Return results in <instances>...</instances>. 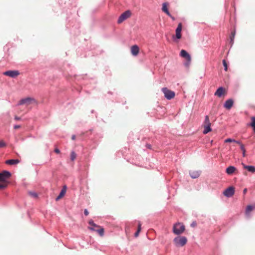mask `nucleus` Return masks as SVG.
<instances>
[{
  "instance_id": "1",
  "label": "nucleus",
  "mask_w": 255,
  "mask_h": 255,
  "mask_svg": "<svg viewBox=\"0 0 255 255\" xmlns=\"http://www.w3.org/2000/svg\"><path fill=\"white\" fill-rule=\"evenodd\" d=\"M185 230V227L183 223L178 222L174 224L173 227V232L174 234L179 235Z\"/></svg>"
},
{
  "instance_id": "2",
  "label": "nucleus",
  "mask_w": 255,
  "mask_h": 255,
  "mask_svg": "<svg viewBox=\"0 0 255 255\" xmlns=\"http://www.w3.org/2000/svg\"><path fill=\"white\" fill-rule=\"evenodd\" d=\"M173 242L176 247H183L187 243V239L186 237L178 236L176 237Z\"/></svg>"
},
{
  "instance_id": "3",
  "label": "nucleus",
  "mask_w": 255,
  "mask_h": 255,
  "mask_svg": "<svg viewBox=\"0 0 255 255\" xmlns=\"http://www.w3.org/2000/svg\"><path fill=\"white\" fill-rule=\"evenodd\" d=\"M180 55L181 57L185 58L186 61L184 62L183 64L186 67H188L191 61V57L190 55L186 50L182 49L180 51Z\"/></svg>"
},
{
  "instance_id": "4",
  "label": "nucleus",
  "mask_w": 255,
  "mask_h": 255,
  "mask_svg": "<svg viewBox=\"0 0 255 255\" xmlns=\"http://www.w3.org/2000/svg\"><path fill=\"white\" fill-rule=\"evenodd\" d=\"M162 91L164 94V97L167 100H171L175 97V92L169 90L167 88L164 87L162 89Z\"/></svg>"
},
{
  "instance_id": "5",
  "label": "nucleus",
  "mask_w": 255,
  "mask_h": 255,
  "mask_svg": "<svg viewBox=\"0 0 255 255\" xmlns=\"http://www.w3.org/2000/svg\"><path fill=\"white\" fill-rule=\"evenodd\" d=\"M11 176V173L7 170H3L0 172V181L2 182H6L7 179Z\"/></svg>"
},
{
  "instance_id": "6",
  "label": "nucleus",
  "mask_w": 255,
  "mask_h": 255,
  "mask_svg": "<svg viewBox=\"0 0 255 255\" xmlns=\"http://www.w3.org/2000/svg\"><path fill=\"white\" fill-rule=\"evenodd\" d=\"M131 15V12L130 10H128L124 12L121 15L119 16L118 19V23H121L129 17Z\"/></svg>"
},
{
  "instance_id": "7",
  "label": "nucleus",
  "mask_w": 255,
  "mask_h": 255,
  "mask_svg": "<svg viewBox=\"0 0 255 255\" xmlns=\"http://www.w3.org/2000/svg\"><path fill=\"white\" fill-rule=\"evenodd\" d=\"M19 72L18 70H8L3 73V75L9 76L11 78H15L19 75Z\"/></svg>"
},
{
  "instance_id": "8",
  "label": "nucleus",
  "mask_w": 255,
  "mask_h": 255,
  "mask_svg": "<svg viewBox=\"0 0 255 255\" xmlns=\"http://www.w3.org/2000/svg\"><path fill=\"white\" fill-rule=\"evenodd\" d=\"M235 193V188L233 186H230L224 191V195L227 197H231Z\"/></svg>"
},
{
  "instance_id": "9",
  "label": "nucleus",
  "mask_w": 255,
  "mask_h": 255,
  "mask_svg": "<svg viewBox=\"0 0 255 255\" xmlns=\"http://www.w3.org/2000/svg\"><path fill=\"white\" fill-rule=\"evenodd\" d=\"M31 102H35L34 98L30 97H27L21 99L18 103L19 105H22L24 104H29Z\"/></svg>"
},
{
  "instance_id": "10",
  "label": "nucleus",
  "mask_w": 255,
  "mask_h": 255,
  "mask_svg": "<svg viewBox=\"0 0 255 255\" xmlns=\"http://www.w3.org/2000/svg\"><path fill=\"white\" fill-rule=\"evenodd\" d=\"M234 105V101L232 99H229L225 101L224 104V107L227 110H230L232 108Z\"/></svg>"
},
{
  "instance_id": "11",
  "label": "nucleus",
  "mask_w": 255,
  "mask_h": 255,
  "mask_svg": "<svg viewBox=\"0 0 255 255\" xmlns=\"http://www.w3.org/2000/svg\"><path fill=\"white\" fill-rule=\"evenodd\" d=\"M67 186L66 185L63 186L62 189L61 190L59 195L55 199L56 201L59 200L60 199L62 198L65 194L66 192Z\"/></svg>"
},
{
  "instance_id": "12",
  "label": "nucleus",
  "mask_w": 255,
  "mask_h": 255,
  "mask_svg": "<svg viewBox=\"0 0 255 255\" xmlns=\"http://www.w3.org/2000/svg\"><path fill=\"white\" fill-rule=\"evenodd\" d=\"M225 92V89L223 87H220L218 88L215 93V95L219 97H221L224 95Z\"/></svg>"
},
{
  "instance_id": "13",
  "label": "nucleus",
  "mask_w": 255,
  "mask_h": 255,
  "mask_svg": "<svg viewBox=\"0 0 255 255\" xmlns=\"http://www.w3.org/2000/svg\"><path fill=\"white\" fill-rule=\"evenodd\" d=\"M255 209V203L253 205H249L247 206L246 210V215L247 218H250V212Z\"/></svg>"
},
{
  "instance_id": "14",
  "label": "nucleus",
  "mask_w": 255,
  "mask_h": 255,
  "mask_svg": "<svg viewBox=\"0 0 255 255\" xmlns=\"http://www.w3.org/2000/svg\"><path fill=\"white\" fill-rule=\"evenodd\" d=\"M242 165L244 168L247 169L249 172L251 173H255V166L253 165H247L242 163Z\"/></svg>"
},
{
  "instance_id": "15",
  "label": "nucleus",
  "mask_w": 255,
  "mask_h": 255,
  "mask_svg": "<svg viewBox=\"0 0 255 255\" xmlns=\"http://www.w3.org/2000/svg\"><path fill=\"white\" fill-rule=\"evenodd\" d=\"M131 53L133 56H136L138 54L139 47L137 45H134L131 46Z\"/></svg>"
},
{
  "instance_id": "16",
  "label": "nucleus",
  "mask_w": 255,
  "mask_h": 255,
  "mask_svg": "<svg viewBox=\"0 0 255 255\" xmlns=\"http://www.w3.org/2000/svg\"><path fill=\"white\" fill-rule=\"evenodd\" d=\"M236 169V167L234 166H229L226 168V172L228 175H232L235 172Z\"/></svg>"
},
{
  "instance_id": "17",
  "label": "nucleus",
  "mask_w": 255,
  "mask_h": 255,
  "mask_svg": "<svg viewBox=\"0 0 255 255\" xmlns=\"http://www.w3.org/2000/svg\"><path fill=\"white\" fill-rule=\"evenodd\" d=\"M168 3L167 2H164L162 4V11L165 12L168 16H171V14L170 13L168 8L167 7Z\"/></svg>"
},
{
  "instance_id": "18",
  "label": "nucleus",
  "mask_w": 255,
  "mask_h": 255,
  "mask_svg": "<svg viewBox=\"0 0 255 255\" xmlns=\"http://www.w3.org/2000/svg\"><path fill=\"white\" fill-rule=\"evenodd\" d=\"M99 228L100 229L98 230H95L93 227H89V229L91 231L97 232L100 235V236L102 237L104 235V229L103 228L100 227Z\"/></svg>"
},
{
  "instance_id": "19",
  "label": "nucleus",
  "mask_w": 255,
  "mask_h": 255,
  "mask_svg": "<svg viewBox=\"0 0 255 255\" xmlns=\"http://www.w3.org/2000/svg\"><path fill=\"white\" fill-rule=\"evenodd\" d=\"M200 173V171H192L189 172V174L192 178L196 179L199 177Z\"/></svg>"
},
{
  "instance_id": "20",
  "label": "nucleus",
  "mask_w": 255,
  "mask_h": 255,
  "mask_svg": "<svg viewBox=\"0 0 255 255\" xmlns=\"http://www.w3.org/2000/svg\"><path fill=\"white\" fill-rule=\"evenodd\" d=\"M20 161L18 159H9L5 161V163L8 165H14L18 163Z\"/></svg>"
},
{
  "instance_id": "21",
  "label": "nucleus",
  "mask_w": 255,
  "mask_h": 255,
  "mask_svg": "<svg viewBox=\"0 0 255 255\" xmlns=\"http://www.w3.org/2000/svg\"><path fill=\"white\" fill-rule=\"evenodd\" d=\"M211 125L208 124V125H204V130L203 133L204 134H207L212 131V128L211 127Z\"/></svg>"
},
{
  "instance_id": "22",
  "label": "nucleus",
  "mask_w": 255,
  "mask_h": 255,
  "mask_svg": "<svg viewBox=\"0 0 255 255\" xmlns=\"http://www.w3.org/2000/svg\"><path fill=\"white\" fill-rule=\"evenodd\" d=\"M182 37L181 33L176 32V35H173L172 38L174 41H177L179 39H181Z\"/></svg>"
},
{
  "instance_id": "23",
  "label": "nucleus",
  "mask_w": 255,
  "mask_h": 255,
  "mask_svg": "<svg viewBox=\"0 0 255 255\" xmlns=\"http://www.w3.org/2000/svg\"><path fill=\"white\" fill-rule=\"evenodd\" d=\"M252 122L249 125L252 127L254 132H255V117H252L251 118Z\"/></svg>"
},
{
  "instance_id": "24",
  "label": "nucleus",
  "mask_w": 255,
  "mask_h": 255,
  "mask_svg": "<svg viewBox=\"0 0 255 255\" xmlns=\"http://www.w3.org/2000/svg\"><path fill=\"white\" fill-rule=\"evenodd\" d=\"M235 34H236V31H235V30H234L233 31H232L231 34L230 35V42L232 44H233Z\"/></svg>"
},
{
  "instance_id": "25",
  "label": "nucleus",
  "mask_w": 255,
  "mask_h": 255,
  "mask_svg": "<svg viewBox=\"0 0 255 255\" xmlns=\"http://www.w3.org/2000/svg\"><path fill=\"white\" fill-rule=\"evenodd\" d=\"M141 224L140 222H138V229H137V231H136V232L134 233V236L136 237L138 236L139 233L141 231Z\"/></svg>"
},
{
  "instance_id": "26",
  "label": "nucleus",
  "mask_w": 255,
  "mask_h": 255,
  "mask_svg": "<svg viewBox=\"0 0 255 255\" xmlns=\"http://www.w3.org/2000/svg\"><path fill=\"white\" fill-rule=\"evenodd\" d=\"M208 124L211 125L210 120H209V117L208 115H206L205 117V120L203 123L204 125H208Z\"/></svg>"
},
{
  "instance_id": "27",
  "label": "nucleus",
  "mask_w": 255,
  "mask_h": 255,
  "mask_svg": "<svg viewBox=\"0 0 255 255\" xmlns=\"http://www.w3.org/2000/svg\"><path fill=\"white\" fill-rule=\"evenodd\" d=\"M182 25L181 23H179L176 29L175 32H181L182 31Z\"/></svg>"
},
{
  "instance_id": "28",
  "label": "nucleus",
  "mask_w": 255,
  "mask_h": 255,
  "mask_svg": "<svg viewBox=\"0 0 255 255\" xmlns=\"http://www.w3.org/2000/svg\"><path fill=\"white\" fill-rule=\"evenodd\" d=\"M76 154L74 151H72L71 152L70 155V159L72 161L74 160V159L76 158Z\"/></svg>"
},
{
  "instance_id": "29",
  "label": "nucleus",
  "mask_w": 255,
  "mask_h": 255,
  "mask_svg": "<svg viewBox=\"0 0 255 255\" xmlns=\"http://www.w3.org/2000/svg\"><path fill=\"white\" fill-rule=\"evenodd\" d=\"M89 224L91 226V227H100V226L96 224L92 220L89 221Z\"/></svg>"
},
{
  "instance_id": "30",
  "label": "nucleus",
  "mask_w": 255,
  "mask_h": 255,
  "mask_svg": "<svg viewBox=\"0 0 255 255\" xmlns=\"http://www.w3.org/2000/svg\"><path fill=\"white\" fill-rule=\"evenodd\" d=\"M223 64L224 67L225 71H227L228 70V64L226 62V61L225 59L223 60Z\"/></svg>"
},
{
  "instance_id": "31",
  "label": "nucleus",
  "mask_w": 255,
  "mask_h": 255,
  "mask_svg": "<svg viewBox=\"0 0 255 255\" xmlns=\"http://www.w3.org/2000/svg\"><path fill=\"white\" fill-rule=\"evenodd\" d=\"M29 194L34 198H37V194L35 192H29Z\"/></svg>"
},
{
  "instance_id": "32",
  "label": "nucleus",
  "mask_w": 255,
  "mask_h": 255,
  "mask_svg": "<svg viewBox=\"0 0 255 255\" xmlns=\"http://www.w3.org/2000/svg\"><path fill=\"white\" fill-rule=\"evenodd\" d=\"M234 141H235V139L230 138H227L225 140V142H226V143L232 142H234Z\"/></svg>"
},
{
  "instance_id": "33",
  "label": "nucleus",
  "mask_w": 255,
  "mask_h": 255,
  "mask_svg": "<svg viewBox=\"0 0 255 255\" xmlns=\"http://www.w3.org/2000/svg\"><path fill=\"white\" fill-rule=\"evenodd\" d=\"M6 146V144L3 141H0V148Z\"/></svg>"
},
{
  "instance_id": "34",
  "label": "nucleus",
  "mask_w": 255,
  "mask_h": 255,
  "mask_svg": "<svg viewBox=\"0 0 255 255\" xmlns=\"http://www.w3.org/2000/svg\"><path fill=\"white\" fill-rule=\"evenodd\" d=\"M6 186V184H0V189H4Z\"/></svg>"
},
{
  "instance_id": "35",
  "label": "nucleus",
  "mask_w": 255,
  "mask_h": 255,
  "mask_svg": "<svg viewBox=\"0 0 255 255\" xmlns=\"http://www.w3.org/2000/svg\"><path fill=\"white\" fill-rule=\"evenodd\" d=\"M191 227L192 228H195L197 226V223L196 221H193L190 225Z\"/></svg>"
},
{
  "instance_id": "36",
  "label": "nucleus",
  "mask_w": 255,
  "mask_h": 255,
  "mask_svg": "<svg viewBox=\"0 0 255 255\" xmlns=\"http://www.w3.org/2000/svg\"><path fill=\"white\" fill-rule=\"evenodd\" d=\"M84 214L85 216H88L89 214V212L87 209H85L84 211Z\"/></svg>"
},
{
  "instance_id": "37",
  "label": "nucleus",
  "mask_w": 255,
  "mask_h": 255,
  "mask_svg": "<svg viewBox=\"0 0 255 255\" xmlns=\"http://www.w3.org/2000/svg\"><path fill=\"white\" fill-rule=\"evenodd\" d=\"M240 148L242 150V151H246L244 144H242L241 145H240Z\"/></svg>"
},
{
  "instance_id": "38",
  "label": "nucleus",
  "mask_w": 255,
  "mask_h": 255,
  "mask_svg": "<svg viewBox=\"0 0 255 255\" xmlns=\"http://www.w3.org/2000/svg\"><path fill=\"white\" fill-rule=\"evenodd\" d=\"M54 152L57 154L59 153L60 152V150L57 148H56L55 149H54Z\"/></svg>"
},
{
  "instance_id": "39",
  "label": "nucleus",
  "mask_w": 255,
  "mask_h": 255,
  "mask_svg": "<svg viewBox=\"0 0 255 255\" xmlns=\"http://www.w3.org/2000/svg\"><path fill=\"white\" fill-rule=\"evenodd\" d=\"M20 128V125H15L14 126L13 128L14 129H17Z\"/></svg>"
},
{
  "instance_id": "40",
  "label": "nucleus",
  "mask_w": 255,
  "mask_h": 255,
  "mask_svg": "<svg viewBox=\"0 0 255 255\" xmlns=\"http://www.w3.org/2000/svg\"><path fill=\"white\" fill-rule=\"evenodd\" d=\"M146 147L148 149H151V145L150 144H146Z\"/></svg>"
},
{
  "instance_id": "41",
  "label": "nucleus",
  "mask_w": 255,
  "mask_h": 255,
  "mask_svg": "<svg viewBox=\"0 0 255 255\" xmlns=\"http://www.w3.org/2000/svg\"><path fill=\"white\" fill-rule=\"evenodd\" d=\"M234 142H236V143H238V144H240V145H241L242 144H243L242 143V142H241L240 140H235V141H234Z\"/></svg>"
},
{
  "instance_id": "42",
  "label": "nucleus",
  "mask_w": 255,
  "mask_h": 255,
  "mask_svg": "<svg viewBox=\"0 0 255 255\" xmlns=\"http://www.w3.org/2000/svg\"><path fill=\"white\" fill-rule=\"evenodd\" d=\"M14 120H16V121H19V120H21V118H20L19 117H17V116H15L14 117Z\"/></svg>"
},
{
  "instance_id": "43",
  "label": "nucleus",
  "mask_w": 255,
  "mask_h": 255,
  "mask_svg": "<svg viewBox=\"0 0 255 255\" xmlns=\"http://www.w3.org/2000/svg\"><path fill=\"white\" fill-rule=\"evenodd\" d=\"M75 138H76L75 135L73 134V135H72L71 138H72V140H75Z\"/></svg>"
},
{
  "instance_id": "44",
  "label": "nucleus",
  "mask_w": 255,
  "mask_h": 255,
  "mask_svg": "<svg viewBox=\"0 0 255 255\" xmlns=\"http://www.w3.org/2000/svg\"><path fill=\"white\" fill-rule=\"evenodd\" d=\"M247 188L244 189V190H243L244 194H246V192H247Z\"/></svg>"
},
{
  "instance_id": "45",
  "label": "nucleus",
  "mask_w": 255,
  "mask_h": 255,
  "mask_svg": "<svg viewBox=\"0 0 255 255\" xmlns=\"http://www.w3.org/2000/svg\"><path fill=\"white\" fill-rule=\"evenodd\" d=\"M243 156L244 157L246 156V151H243Z\"/></svg>"
},
{
  "instance_id": "46",
  "label": "nucleus",
  "mask_w": 255,
  "mask_h": 255,
  "mask_svg": "<svg viewBox=\"0 0 255 255\" xmlns=\"http://www.w3.org/2000/svg\"><path fill=\"white\" fill-rule=\"evenodd\" d=\"M173 20H175V17L174 16H173L172 15H171V16H170Z\"/></svg>"
},
{
  "instance_id": "47",
  "label": "nucleus",
  "mask_w": 255,
  "mask_h": 255,
  "mask_svg": "<svg viewBox=\"0 0 255 255\" xmlns=\"http://www.w3.org/2000/svg\"><path fill=\"white\" fill-rule=\"evenodd\" d=\"M94 112V111L93 110L91 111V113H93Z\"/></svg>"
}]
</instances>
